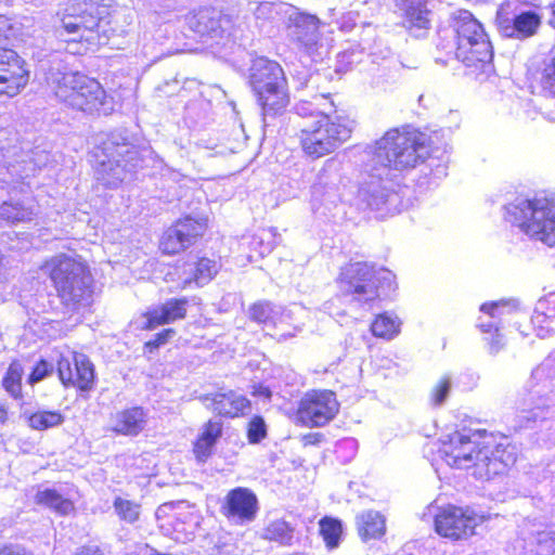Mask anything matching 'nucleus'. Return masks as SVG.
<instances>
[{
	"instance_id": "f257e3e1",
	"label": "nucleus",
	"mask_w": 555,
	"mask_h": 555,
	"mask_svg": "<svg viewBox=\"0 0 555 555\" xmlns=\"http://www.w3.org/2000/svg\"><path fill=\"white\" fill-rule=\"evenodd\" d=\"M454 34V56L472 74L493 73V46L485 26L468 10H459L450 17Z\"/></svg>"
},
{
	"instance_id": "f03ea898",
	"label": "nucleus",
	"mask_w": 555,
	"mask_h": 555,
	"mask_svg": "<svg viewBox=\"0 0 555 555\" xmlns=\"http://www.w3.org/2000/svg\"><path fill=\"white\" fill-rule=\"evenodd\" d=\"M372 149V162L383 166L384 171L415 168L425 163L433 152L430 138L410 127L390 129Z\"/></svg>"
},
{
	"instance_id": "7ed1b4c3",
	"label": "nucleus",
	"mask_w": 555,
	"mask_h": 555,
	"mask_svg": "<svg viewBox=\"0 0 555 555\" xmlns=\"http://www.w3.org/2000/svg\"><path fill=\"white\" fill-rule=\"evenodd\" d=\"M43 268L66 307L77 310L93 302L94 280L81 258L60 254L50 258Z\"/></svg>"
},
{
	"instance_id": "20e7f679",
	"label": "nucleus",
	"mask_w": 555,
	"mask_h": 555,
	"mask_svg": "<svg viewBox=\"0 0 555 555\" xmlns=\"http://www.w3.org/2000/svg\"><path fill=\"white\" fill-rule=\"evenodd\" d=\"M311 116L312 122L301 129L300 143L305 154L312 159L333 153L350 138L357 126L354 119L337 112L334 115L318 113Z\"/></svg>"
},
{
	"instance_id": "39448f33",
	"label": "nucleus",
	"mask_w": 555,
	"mask_h": 555,
	"mask_svg": "<svg viewBox=\"0 0 555 555\" xmlns=\"http://www.w3.org/2000/svg\"><path fill=\"white\" fill-rule=\"evenodd\" d=\"M505 220L547 246H555V198L518 197L505 206Z\"/></svg>"
},
{
	"instance_id": "423d86ee",
	"label": "nucleus",
	"mask_w": 555,
	"mask_h": 555,
	"mask_svg": "<svg viewBox=\"0 0 555 555\" xmlns=\"http://www.w3.org/2000/svg\"><path fill=\"white\" fill-rule=\"evenodd\" d=\"M92 157L96 180L109 188L118 186L138 166V152L121 133H112Z\"/></svg>"
},
{
	"instance_id": "0eeeda50",
	"label": "nucleus",
	"mask_w": 555,
	"mask_h": 555,
	"mask_svg": "<svg viewBox=\"0 0 555 555\" xmlns=\"http://www.w3.org/2000/svg\"><path fill=\"white\" fill-rule=\"evenodd\" d=\"M248 72V85L260 104H284L289 101L288 81L279 62L257 56Z\"/></svg>"
},
{
	"instance_id": "6e6552de",
	"label": "nucleus",
	"mask_w": 555,
	"mask_h": 555,
	"mask_svg": "<svg viewBox=\"0 0 555 555\" xmlns=\"http://www.w3.org/2000/svg\"><path fill=\"white\" fill-rule=\"evenodd\" d=\"M103 8L99 0H68L56 15L66 34L78 35V42L92 44L99 39Z\"/></svg>"
},
{
	"instance_id": "1a4fd4ad",
	"label": "nucleus",
	"mask_w": 555,
	"mask_h": 555,
	"mask_svg": "<svg viewBox=\"0 0 555 555\" xmlns=\"http://www.w3.org/2000/svg\"><path fill=\"white\" fill-rule=\"evenodd\" d=\"M14 36L12 25L0 17V95H18L29 81L26 61L11 47Z\"/></svg>"
},
{
	"instance_id": "9d476101",
	"label": "nucleus",
	"mask_w": 555,
	"mask_h": 555,
	"mask_svg": "<svg viewBox=\"0 0 555 555\" xmlns=\"http://www.w3.org/2000/svg\"><path fill=\"white\" fill-rule=\"evenodd\" d=\"M530 0H504L496 10L494 24L504 38L526 40L534 37L542 25V15L525 10Z\"/></svg>"
},
{
	"instance_id": "9b49d317",
	"label": "nucleus",
	"mask_w": 555,
	"mask_h": 555,
	"mask_svg": "<svg viewBox=\"0 0 555 555\" xmlns=\"http://www.w3.org/2000/svg\"><path fill=\"white\" fill-rule=\"evenodd\" d=\"M387 270H375L366 262L349 263L341 269L338 283L344 295L351 296L359 304H367L379 297L382 281H390Z\"/></svg>"
},
{
	"instance_id": "f8f14e48",
	"label": "nucleus",
	"mask_w": 555,
	"mask_h": 555,
	"mask_svg": "<svg viewBox=\"0 0 555 555\" xmlns=\"http://www.w3.org/2000/svg\"><path fill=\"white\" fill-rule=\"evenodd\" d=\"M483 519V516L468 506L449 504L440 507L435 515V530L439 535L453 541L465 540L475 534L476 527Z\"/></svg>"
},
{
	"instance_id": "ddd939ff",
	"label": "nucleus",
	"mask_w": 555,
	"mask_h": 555,
	"mask_svg": "<svg viewBox=\"0 0 555 555\" xmlns=\"http://www.w3.org/2000/svg\"><path fill=\"white\" fill-rule=\"evenodd\" d=\"M338 409L339 404L333 391H312L300 400L297 415L305 425L320 427L333 420Z\"/></svg>"
},
{
	"instance_id": "4468645a",
	"label": "nucleus",
	"mask_w": 555,
	"mask_h": 555,
	"mask_svg": "<svg viewBox=\"0 0 555 555\" xmlns=\"http://www.w3.org/2000/svg\"><path fill=\"white\" fill-rule=\"evenodd\" d=\"M57 373L64 386H74L82 391L90 390L94 382V367L89 358L70 351L57 361Z\"/></svg>"
},
{
	"instance_id": "2eb2a0df",
	"label": "nucleus",
	"mask_w": 555,
	"mask_h": 555,
	"mask_svg": "<svg viewBox=\"0 0 555 555\" xmlns=\"http://www.w3.org/2000/svg\"><path fill=\"white\" fill-rule=\"evenodd\" d=\"M206 228V220L186 217L177 221L163 234L159 247L165 254H178L193 245L205 233Z\"/></svg>"
},
{
	"instance_id": "dca6fc26",
	"label": "nucleus",
	"mask_w": 555,
	"mask_h": 555,
	"mask_svg": "<svg viewBox=\"0 0 555 555\" xmlns=\"http://www.w3.org/2000/svg\"><path fill=\"white\" fill-rule=\"evenodd\" d=\"M482 448L469 435L455 431L442 441L446 462L456 468L473 469L476 477L477 455Z\"/></svg>"
},
{
	"instance_id": "f3484780",
	"label": "nucleus",
	"mask_w": 555,
	"mask_h": 555,
	"mask_svg": "<svg viewBox=\"0 0 555 555\" xmlns=\"http://www.w3.org/2000/svg\"><path fill=\"white\" fill-rule=\"evenodd\" d=\"M516 459V448L511 443H499L494 448L482 447L477 455L476 478L489 480L503 474L507 467L515 464Z\"/></svg>"
},
{
	"instance_id": "a211bd4d",
	"label": "nucleus",
	"mask_w": 555,
	"mask_h": 555,
	"mask_svg": "<svg viewBox=\"0 0 555 555\" xmlns=\"http://www.w3.org/2000/svg\"><path fill=\"white\" fill-rule=\"evenodd\" d=\"M258 509L257 496L247 488L231 490L221 507L222 514L235 524L253 521Z\"/></svg>"
},
{
	"instance_id": "6ab92c4d",
	"label": "nucleus",
	"mask_w": 555,
	"mask_h": 555,
	"mask_svg": "<svg viewBox=\"0 0 555 555\" xmlns=\"http://www.w3.org/2000/svg\"><path fill=\"white\" fill-rule=\"evenodd\" d=\"M198 400L206 409L225 417H237L250 408L249 401L234 390L221 389L217 392L204 393Z\"/></svg>"
},
{
	"instance_id": "aec40b11",
	"label": "nucleus",
	"mask_w": 555,
	"mask_h": 555,
	"mask_svg": "<svg viewBox=\"0 0 555 555\" xmlns=\"http://www.w3.org/2000/svg\"><path fill=\"white\" fill-rule=\"evenodd\" d=\"M389 175V169L383 170V166L374 164L369 180L360 188V197L373 209H380L395 194L385 185L384 181Z\"/></svg>"
},
{
	"instance_id": "412c9836",
	"label": "nucleus",
	"mask_w": 555,
	"mask_h": 555,
	"mask_svg": "<svg viewBox=\"0 0 555 555\" xmlns=\"http://www.w3.org/2000/svg\"><path fill=\"white\" fill-rule=\"evenodd\" d=\"M147 413L141 406L117 411L111 417V430L122 436H138L145 428Z\"/></svg>"
},
{
	"instance_id": "4be33fe9",
	"label": "nucleus",
	"mask_w": 555,
	"mask_h": 555,
	"mask_svg": "<svg viewBox=\"0 0 555 555\" xmlns=\"http://www.w3.org/2000/svg\"><path fill=\"white\" fill-rule=\"evenodd\" d=\"M186 298H171L166 302L149 310L145 314L147 323L145 327L153 330L158 325L168 324L184 319L188 307Z\"/></svg>"
},
{
	"instance_id": "5701e85b",
	"label": "nucleus",
	"mask_w": 555,
	"mask_h": 555,
	"mask_svg": "<svg viewBox=\"0 0 555 555\" xmlns=\"http://www.w3.org/2000/svg\"><path fill=\"white\" fill-rule=\"evenodd\" d=\"M69 99L75 104H101L104 90L95 79L76 74L72 80Z\"/></svg>"
},
{
	"instance_id": "b1692460",
	"label": "nucleus",
	"mask_w": 555,
	"mask_h": 555,
	"mask_svg": "<svg viewBox=\"0 0 555 555\" xmlns=\"http://www.w3.org/2000/svg\"><path fill=\"white\" fill-rule=\"evenodd\" d=\"M223 425L220 421L209 420L204 424L202 431L194 443V454L198 461H206L211 454L215 444L222 436Z\"/></svg>"
},
{
	"instance_id": "393cba45",
	"label": "nucleus",
	"mask_w": 555,
	"mask_h": 555,
	"mask_svg": "<svg viewBox=\"0 0 555 555\" xmlns=\"http://www.w3.org/2000/svg\"><path fill=\"white\" fill-rule=\"evenodd\" d=\"M357 529L363 541L379 539L386 532V519L376 511H364L357 516Z\"/></svg>"
},
{
	"instance_id": "a878e982",
	"label": "nucleus",
	"mask_w": 555,
	"mask_h": 555,
	"mask_svg": "<svg viewBox=\"0 0 555 555\" xmlns=\"http://www.w3.org/2000/svg\"><path fill=\"white\" fill-rule=\"evenodd\" d=\"M37 211L31 203L4 202L0 205V218L10 223L31 221Z\"/></svg>"
},
{
	"instance_id": "bb28decb",
	"label": "nucleus",
	"mask_w": 555,
	"mask_h": 555,
	"mask_svg": "<svg viewBox=\"0 0 555 555\" xmlns=\"http://www.w3.org/2000/svg\"><path fill=\"white\" fill-rule=\"evenodd\" d=\"M404 22L409 30L430 28V11L424 0L411 1L404 10Z\"/></svg>"
},
{
	"instance_id": "cd10ccee",
	"label": "nucleus",
	"mask_w": 555,
	"mask_h": 555,
	"mask_svg": "<svg viewBox=\"0 0 555 555\" xmlns=\"http://www.w3.org/2000/svg\"><path fill=\"white\" fill-rule=\"evenodd\" d=\"M35 501L37 504L46 505L60 515H68L74 511L72 501L64 499L53 489L39 490L36 493Z\"/></svg>"
},
{
	"instance_id": "c85d7f7f",
	"label": "nucleus",
	"mask_w": 555,
	"mask_h": 555,
	"mask_svg": "<svg viewBox=\"0 0 555 555\" xmlns=\"http://www.w3.org/2000/svg\"><path fill=\"white\" fill-rule=\"evenodd\" d=\"M24 369L17 361H13L7 370L2 379V386L5 391L14 399L22 398V378Z\"/></svg>"
},
{
	"instance_id": "c756f323",
	"label": "nucleus",
	"mask_w": 555,
	"mask_h": 555,
	"mask_svg": "<svg viewBox=\"0 0 555 555\" xmlns=\"http://www.w3.org/2000/svg\"><path fill=\"white\" fill-rule=\"evenodd\" d=\"M64 420L57 411H39L28 417V425L35 430H46L62 425Z\"/></svg>"
},
{
	"instance_id": "7c9ffc66",
	"label": "nucleus",
	"mask_w": 555,
	"mask_h": 555,
	"mask_svg": "<svg viewBox=\"0 0 555 555\" xmlns=\"http://www.w3.org/2000/svg\"><path fill=\"white\" fill-rule=\"evenodd\" d=\"M263 537L270 541L288 545L293 540V528L285 520L276 519L268 525L264 529Z\"/></svg>"
},
{
	"instance_id": "2f4dec72",
	"label": "nucleus",
	"mask_w": 555,
	"mask_h": 555,
	"mask_svg": "<svg viewBox=\"0 0 555 555\" xmlns=\"http://www.w3.org/2000/svg\"><path fill=\"white\" fill-rule=\"evenodd\" d=\"M217 262L208 258H203L196 263L193 279H185L183 282V287L189 285L192 281H194L199 286L205 285L217 274Z\"/></svg>"
},
{
	"instance_id": "473e14b6",
	"label": "nucleus",
	"mask_w": 555,
	"mask_h": 555,
	"mask_svg": "<svg viewBox=\"0 0 555 555\" xmlns=\"http://www.w3.org/2000/svg\"><path fill=\"white\" fill-rule=\"evenodd\" d=\"M113 506L120 519L129 524H133L139 519L141 513V506L139 503L117 496L114 500Z\"/></svg>"
},
{
	"instance_id": "72a5a7b5",
	"label": "nucleus",
	"mask_w": 555,
	"mask_h": 555,
	"mask_svg": "<svg viewBox=\"0 0 555 555\" xmlns=\"http://www.w3.org/2000/svg\"><path fill=\"white\" fill-rule=\"evenodd\" d=\"M399 328V322L386 314L378 315L371 325V330L374 336L382 338H392Z\"/></svg>"
},
{
	"instance_id": "f704fd0d",
	"label": "nucleus",
	"mask_w": 555,
	"mask_h": 555,
	"mask_svg": "<svg viewBox=\"0 0 555 555\" xmlns=\"http://www.w3.org/2000/svg\"><path fill=\"white\" fill-rule=\"evenodd\" d=\"M320 532L330 548L337 547L343 532L341 524L332 518H324L320 521Z\"/></svg>"
},
{
	"instance_id": "c9c22d12",
	"label": "nucleus",
	"mask_w": 555,
	"mask_h": 555,
	"mask_svg": "<svg viewBox=\"0 0 555 555\" xmlns=\"http://www.w3.org/2000/svg\"><path fill=\"white\" fill-rule=\"evenodd\" d=\"M540 87L543 95L555 96V55L542 68Z\"/></svg>"
},
{
	"instance_id": "e433bc0d",
	"label": "nucleus",
	"mask_w": 555,
	"mask_h": 555,
	"mask_svg": "<svg viewBox=\"0 0 555 555\" xmlns=\"http://www.w3.org/2000/svg\"><path fill=\"white\" fill-rule=\"evenodd\" d=\"M278 314L276 307L269 301H258L249 308L250 319L259 323L273 321Z\"/></svg>"
},
{
	"instance_id": "4c0bfd02",
	"label": "nucleus",
	"mask_w": 555,
	"mask_h": 555,
	"mask_svg": "<svg viewBox=\"0 0 555 555\" xmlns=\"http://www.w3.org/2000/svg\"><path fill=\"white\" fill-rule=\"evenodd\" d=\"M531 544L537 555H555V533L551 531L538 532Z\"/></svg>"
},
{
	"instance_id": "58836bf2",
	"label": "nucleus",
	"mask_w": 555,
	"mask_h": 555,
	"mask_svg": "<svg viewBox=\"0 0 555 555\" xmlns=\"http://www.w3.org/2000/svg\"><path fill=\"white\" fill-rule=\"evenodd\" d=\"M267 436V425L261 416H254L247 426V438L250 443H258Z\"/></svg>"
},
{
	"instance_id": "ea45409f",
	"label": "nucleus",
	"mask_w": 555,
	"mask_h": 555,
	"mask_svg": "<svg viewBox=\"0 0 555 555\" xmlns=\"http://www.w3.org/2000/svg\"><path fill=\"white\" fill-rule=\"evenodd\" d=\"M451 389V379L448 376L442 377L431 390V399L435 405H440L447 399Z\"/></svg>"
},
{
	"instance_id": "a19ab883",
	"label": "nucleus",
	"mask_w": 555,
	"mask_h": 555,
	"mask_svg": "<svg viewBox=\"0 0 555 555\" xmlns=\"http://www.w3.org/2000/svg\"><path fill=\"white\" fill-rule=\"evenodd\" d=\"M52 371L53 365L44 360H41L40 362L37 363L33 372L30 373L28 377V383L34 385L42 380L44 377H47L50 373H52Z\"/></svg>"
},
{
	"instance_id": "79ce46f5",
	"label": "nucleus",
	"mask_w": 555,
	"mask_h": 555,
	"mask_svg": "<svg viewBox=\"0 0 555 555\" xmlns=\"http://www.w3.org/2000/svg\"><path fill=\"white\" fill-rule=\"evenodd\" d=\"M39 164L33 159L26 160L22 159L21 162L16 159V177L20 179H24L29 176V171L35 170V168Z\"/></svg>"
},
{
	"instance_id": "37998d69",
	"label": "nucleus",
	"mask_w": 555,
	"mask_h": 555,
	"mask_svg": "<svg viewBox=\"0 0 555 555\" xmlns=\"http://www.w3.org/2000/svg\"><path fill=\"white\" fill-rule=\"evenodd\" d=\"M175 334H176L175 330L166 328L163 332L158 333L154 340H150L145 345H146V347L157 348L160 345L166 344Z\"/></svg>"
},
{
	"instance_id": "c03bdc74",
	"label": "nucleus",
	"mask_w": 555,
	"mask_h": 555,
	"mask_svg": "<svg viewBox=\"0 0 555 555\" xmlns=\"http://www.w3.org/2000/svg\"><path fill=\"white\" fill-rule=\"evenodd\" d=\"M0 555H31V553L17 544H4L0 545Z\"/></svg>"
},
{
	"instance_id": "a18cd8bd",
	"label": "nucleus",
	"mask_w": 555,
	"mask_h": 555,
	"mask_svg": "<svg viewBox=\"0 0 555 555\" xmlns=\"http://www.w3.org/2000/svg\"><path fill=\"white\" fill-rule=\"evenodd\" d=\"M548 111H542L541 108L542 107H538V106H532L531 109H529L527 112L528 116L532 117V119H535V116L539 114V115H542L544 118L548 119L550 121H553L555 120V106H547Z\"/></svg>"
},
{
	"instance_id": "49530a36",
	"label": "nucleus",
	"mask_w": 555,
	"mask_h": 555,
	"mask_svg": "<svg viewBox=\"0 0 555 555\" xmlns=\"http://www.w3.org/2000/svg\"><path fill=\"white\" fill-rule=\"evenodd\" d=\"M282 107L283 106H261V115L266 126L269 125V119L283 113Z\"/></svg>"
},
{
	"instance_id": "de8ad7c7",
	"label": "nucleus",
	"mask_w": 555,
	"mask_h": 555,
	"mask_svg": "<svg viewBox=\"0 0 555 555\" xmlns=\"http://www.w3.org/2000/svg\"><path fill=\"white\" fill-rule=\"evenodd\" d=\"M500 306V302L483 304L481 306V311L489 313L491 317H495L494 310H496Z\"/></svg>"
},
{
	"instance_id": "09e8293b",
	"label": "nucleus",
	"mask_w": 555,
	"mask_h": 555,
	"mask_svg": "<svg viewBox=\"0 0 555 555\" xmlns=\"http://www.w3.org/2000/svg\"><path fill=\"white\" fill-rule=\"evenodd\" d=\"M546 302L552 307L547 308V312H545V315L548 319L555 318V295L550 296Z\"/></svg>"
},
{
	"instance_id": "8fccbe9b",
	"label": "nucleus",
	"mask_w": 555,
	"mask_h": 555,
	"mask_svg": "<svg viewBox=\"0 0 555 555\" xmlns=\"http://www.w3.org/2000/svg\"><path fill=\"white\" fill-rule=\"evenodd\" d=\"M526 421L529 422H537L539 418L542 417V411L539 409L538 411H529L527 415L524 416Z\"/></svg>"
},
{
	"instance_id": "3c124183",
	"label": "nucleus",
	"mask_w": 555,
	"mask_h": 555,
	"mask_svg": "<svg viewBox=\"0 0 555 555\" xmlns=\"http://www.w3.org/2000/svg\"><path fill=\"white\" fill-rule=\"evenodd\" d=\"M76 555H103L96 547H82Z\"/></svg>"
},
{
	"instance_id": "603ef678",
	"label": "nucleus",
	"mask_w": 555,
	"mask_h": 555,
	"mask_svg": "<svg viewBox=\"0 0 555 555\" xmlns=\"http://www.w3.org/2000/svg\"><path fill=\"white\" fill-rule=\"evenodd\" d=\"M8 420V406L0 401V424H4Z\"/></svg>"
},
{
	"instance_id": "864d4df0",
	"label": "nucleus",
	"mask_w": 555,
	"mask_h": 555,
	"mask_svg": "<svg viewBox=\"0 0 555 555\" xmlns=\"http://www.w3.org/2000/svg\"><path fill=\"white\" fill-rule=\"evenodd\" d=\"M500 345H501V338H500V335L496 334V336L491 341V351L498 352L500 349Z\"/></svg>"
},
{
	"instance_id": "5fc2aeb1",
	"label": "nucleus",
	"mask_w": 555,
	"mask_h": 555,
	"mask_svg": "<svg viewBox=\"0 0 555 555\" xmlns=\"http://www.w3.org/2000/svg\"><path fill=\"white\" fill-rule=\"evenodd\" d=\"M550 8H551V17H550L548 24L552 28L555 29V0H554V2L551 3Z\"/></svg>"
},
{
	"instance_id": "6e6d98bb",
	"label": "nucleus",
	"mask_w": 555,
	"mask_h": 555,
	"mask_svg": "<svg viewBox=\"0 0 555 555\" xmlns=\"http://www.w3.org/2000/svg\"><path fill=\"white\" fill-rule=\"evenodd\" d=\"M491 327H492L491 324H489V325H481V328H482L483 332H490Z\"/></svg>"
},
{
	"instance_id": "4d7b16f0",
	"label": "nucleus",
	"mask_w": 555,
	"mask_h": 555,
	"mask_svg": "<svg viewBox=\"0 0 555 555\" xmlns=\"http://www.w3.org/2000/svg\"><path fill=\"white\" fill-rule=\"evenodd\" d=\"M262 11V5H259L256 10L257 18H259V13Z\"/></svg>"
},
{
	"instance_id": "13d9d810",
	"label": "nucleus",
	"mask_w": 555,
	"mask_h": 555,
	"mask_svg": "<svg viewBox=\"0 0 555 555\" xmlns=\"http://www.w3.org/2000/svg\"><path fill=\"white\" fill-rule=\"evenodd\" d=\"M305 111H306V106H301V111H298L297 113H298L299 115H305V114H306V112H305Z\"/></svg>"
},
{
	"instance_id": "bf43d9fd",
	"label": "nucleus",
	"mask_w": 555,
	"mask_h": 555,
	"mask_svg": "<svg viewBox=\"0 0 555 555\" xmlns=\"http://www.w3.org/2000/svg\"><path fill=\"white\" fill-rule=\"evenodd\" d=\"M165 507H167V505L160 506V507L157 509L156 514H157V515H159V513H162V512L164 511V508H165Z\"/></svg>"
}]
</instances>
